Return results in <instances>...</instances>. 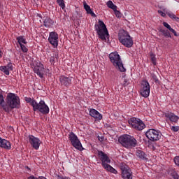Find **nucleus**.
Listing matches in <instances>:
<instances>
[{"label": "nucleus", "instance_id": "c85d7f7f", "mask_svg": "<svg viewBox=\"0 0 179 179\" xmlns=\"http://www.w3.org/2000/svg\"><path fill=\"white\" fill-rule=\"evenodd\" d=\"M159 31L160 33H162L164 37H169L170 38H171V34H170V31H169V30L160 29Z\"/></svg>", "mask_w": 179, "mask_h": 179}, {"label": "nucleus", "instance_id": "9b49d317", "mask_svg": "<svg viewBox=\"0 0 179 179\" xmlns=\"http://www.w3.org/2000/svg\"><path fill=\"white\" fill-rule=\"evenodd\" d=\"M99 159L101 162V166L105 169L110 163H111V159L108 157L107 154L104 153L103 151H98Z\"/></svg>", "mask_w": 179, "mask_h": 179}, {"label": "nucleus", "instance_id": "1a4fd4ad", "mask_svg": "<svg viewBox=\"0 0 179 179\" xmlns=\"http://www.w3.org/2000/svg\"><path fill=\"white\" fill-rule=\"evenodd\" d=\"M140 94L142 97L148 99L150 96V84L147 80H143L141 83Z\"/></svg>", "mask_w": 179, "mask_h": 179}, {"label": "nucleus", "instance_id": "7c9ffc66", "mask_svg": "<svg viewBox=\"0 0 179 179\" xmlns=\"http://www.w3.org/2000/svg\"><path fill=\"white\" fill-rule=\"evenodd\" d=\"M150 57L151 58V62H152L153 65H156V55H155L153 52H150Z\"/></svg>", "mask_w": 179, "mask_h": 179}, {"label": "nucleus", "instance_id": "2f4dec72", "mask_svg": "<svg viewBox=\"0 0 179 179\" xmlns=\"http://www.w3.org/2000/svg\"><path fill=\"white\" fill-rule=\"evenodd\" d=\"M57 3L62 9H65V1L64 0H57Z\"/></svg>", "mask_w": 179, "mask_h": 179}, {"label": "nucleus", "instance_id": "dca6fc26", "mask_svg": "<svg viewBox=\"0 0 179 179\" xmlns=\"http://www.w3.org/2000/svg\"><path fill=\"white\" fill-rule=\"evenodd\" d=\"M59 82L61 86H66V87H69V86L72 85V77L61 76L59 77Z\"/></svg>", "mask_w": 179, "mask_h": 179}, {"label": "nucleus", "instance_id": "7ed1b4c3", "mask_svg": "<svg viewBox=\"0 0 179 179\" xmlns=\"http://www.w3.org/2000/svg\"><path fill=\"white\" fill-rule=\"evenodd\" d=\"M109 59L113 66H115L116 69H118L120 72H125L127 69L124 67L122 60L117 52H113L109 54Z\"/></svg>", "mask_w": 179, "mask_h": 179}, {"label": "nucleus", "instance_id": "f03ea898", "mask_svg": "<svg viewBox=\"0 0 179 179\" xmlns=\"http://www.w3.org/2000/svg\"><path fill=\"white\" fill-rule=\"evenodd\" d=\"M94 29L96 31V34L99 38H100L103 41H107V38L110 37V34H108V29H107L106 24H104L103 21L99 20L98 22V24H95Z\"/></svg>", "mask_w": 179, "mask_h": 179}, {"label": "nucleus", "instance_id": "de8ad7c7", "mask_svg": "<svg viewBox=\"0 0 179 179\" xmlns=\"http://www.w3.org/2000/svg\"><path fill=\"white\" fill-rule=\"evenodd\" d=\"M27 179H38V178L35 177L34 176L32 175V176L28 177Z\"/></svg>", "mask_w": 179, "mask_h": 179}, {"label": "nucleus", "instance_id": "4468645a", "mask_svg": "<svg viewBox=\"0 0 179 179\" xmlns=\"http://www.w3.org/2000/svg\"><path fill=\"white\" fill-rule=\"evenodd\" d=\"M58 34L55 31L50 32L48 41L49 43L54 47V48H57L58 47Z\"/></svg>", "mask_w": 179, "mask_h": 179}, {"label": "nucleus", "instance_id": "6e6552de", "mask_svg": "<svg viewBox=\"0 0 179 179\" xmlns=\"http://www.w3.org/2000/svg\"><path fill=\"white\" fill-rule=\"evenodd\" d=\"M69 139L73 148L75 149H77V150H80V152H82L83 150V147L82 146V143H80V141L78 138V136L75 134L73 132H70L69 135Z\"/></svg>", "mask_w": 179, "mask_h": 179}, {"label": "nucleus", "instance_id": "58836bf2", "mask_svg": "<svg viewBox=\"0 0 179 179\" xmlns=\"http://www.w3.org/2000/svg\"><path fill=\"white\" fill-rule=\"evenodd\" d=\"M173 161H174L175 164H176V166H178V167H179V156L175 157L173 159Z\"/></svg>", "mask_w": 179, "mask_h": 179}, {"label": "nucleus", "instance_id": "cd10ccee", "mask_svg": "<svg viewBox=\"0 0 179 179\" xmlns=\"http://www.w3.org/2000/svg\"><path fill=\"white\" fill-rule=\"evenodd\" d=\"M108 8H110V9H112L113 10H115V9H117V6L113 3L112 1H108L106 3Z\"/></svg>", "mask_w": 179, "mask_h": 179}, {"label": "nucleus", "instance_id": "603ef678", "mask_svg": "<svg viewBox=\"0 0 179 179\" xmlns=\"http://www.w3.org/2000/svg\"><path fill=\"white\" fill-rule=\"evenodd\" d=\"M98 139H99V141H103V137L98 136Z\"/></svg>", "mask_w": 179, "mask_h": 179}, {"label": "nucleus", "instance_id": "b1692460", "mask_svg": "<svg viewBox=\"0 0 179 179\" xmlns=\"http://www.w3.org/2000/svg\"><path fill=\"white\" fill-rule=\"evenodd\" d=\"M24 100L27 103H29L33 108H34V106H36L37 101L34 99H31L30 97L25 96Z\"/></svg>", "mask_w": 179, "mask_h": 179}, {"label": "nucleus", "instance_id": "0eeeda50", "mask_svg": "<svg viewBox=\"0 0 179 179\" xmlns=\"http://www.w3.org/2000/svg\"><path fill=\"white\" fill-rule=\"evenodd\" d=\"M33 110L34 112L38 111V113H41V114H43V115L50 114V108L45 104V101L43 100H41L39 103L36 102Z\"/></svg>", "mask_w": 179, "mask_h": 179}, {"label": "nucleus", "instance_id": "3c124183", "mask_svg": "<svg viewBox=\"0 0 179 179\" xmlns=\"http://www.w3.org/2000/svg\"><path fill=\"white\" fill-rule=\"evenodd\" d=\"M38 179H47V178L44 176H40L38 177Z\"/></svg>", "mask_w": 179, "mask_h": 179}, {"label": "nucleus", "instance_id": "c9c22d12", "mask_svg": "<svg viewBox=\"0 0 179 179\" xmlns=\"http://www.w3.org/2000/svg\"><path fill=\"white\" fill-rule=\"evenodd\" d=\"M20 47L21 48V50L22 51V52L26 53L29 51V49L26 47V45H20Z\"/></svg>", "mask_w": 179, "mask_h": 179}, {"label": "nucleus", "instance_id": "a211bd4d", "mask_svg": "<svg viewBox=\"0 0 179 179\" xmlns=\"http://www.w3.org/2000/svg\"><path fill=\"white\" fill-rule=\"evenodd\" d=\"M0 148L6 149V150H10V149H12V144L8 140L0 137Z\"/></svg>", "mask_w": 179, "mask_h": 179}, {"label": "nucleus", "instance_id": "09e8293b", "mask_svg": "<svg viewBox=\"0 0 179 179\" xmlns=\"http://www.w3.org/2000/svg\"><path fill=\"white\" fill-rule=\"evenodd\" d=\"M59 179H70V178H69V177L60 176V177H59Z\"/></svg>", "mask_w": 179, "mask_h": 179}, {"label": "nucleus", "instance_id": "37998d69", "mask_svg": "<svg viewBox=\"0 0 179 179\" xmlns=\"http://www.w3.org/2000/svg\"><path fill=\"white\" fill-rule=\"evenodd\" d=\"M50 64H55V56H51L50 59Z\"/></svg>", "mask_w": 179, "mask_h": 179}, {"label": "nucleus", "instance_id": "c756f323", "mask_svg": "<svg viewBox=\"0 0 179 179\" xmlns=\"http://www.w3.org/2000/svg\"><path fill=\"white\" fill-rule=\"evenodd\" d=\"M0 71H1V72H3L5 75L8 76L10 74L9 70L8 69V67H6V66H0Z\"/></svg>", "mask_w": 179, "mask_h": 179}, {"label": "nucleus", "instance_id": "4be33fe9", "mask_svg": "<svg viewBox=\"0 0 179 179\" xmlns=\"http://www.w3.org/2000/svg\"><path fill=\"white\" fill-rule=\"evenodd\" d=\"M136 156L140 159V160H143L144 162L148 160V155L141 150H137L136 151Z\"/></svg>", "mask_w": 179, "mask_h": 179}, {"label": "nucleus", "instance_id": "f3484780", "mask_svg": "<svg viewBox=\"0 0 179 179\" xmlns=\"http://www.w3.org/2000/svg\"><path fill=\"white\" fill-rule=\"evenodd\" d=\"M136 145H138V141L136 139L134 138V136L129 135L126 149H132V148L136 147Z\"/></svg>", "mask_w": 179, "mask_h": 179}, {"label": "nucleus", "instance_id": "a878e982", "mask_svg": "<svg viewBox=\"0 0 179 179\" xmlns=\"http://www.w3.org/2000/svg\"><path fill=\"white\" fill-rule=\"evenodd\" d=\"M166 13L169 17H170V19H172V20H175V22H179V17H176V15L173 13V12L166 11Z\"/></svg>", "mask_w": 179, "mask_h": 179}, {"label": "nucleus", "instance_id": "393cba45", "mask_svg": "<svg viewBox=\"0 0 179 179\" xmlns=\"http://www.w3.org/2000/svg\"><path fill=\"white\" fill-rule=\"evenodd\" d=\"M17 43L19 45H22V44H27V41H26V38L23 36H20L16 38Z\"/></svg>", "mask_w": 179, "mask_h": 179}, {"label": "nucleus", "instance_id": "49530a36", "mask_svg": "<svg viewBox=\"0 0 179 179\" xmlns=\"http://www.w3.org/2000/svg\"><path fill=\"white\" fill-rule=\"evenodd\" d=\"M152 79L155 80V82H157L159 79L157 78V76L155 74L152 75Z\"/></svg>", "mask_w": 179, "mask_h": 179}, {"label": "nucleus", "instance_id": "79ce46f5", "mask_svg": "<svg viewBox=\"0 0 179 179\" xmlns=\"http://www.w3.org/2000/svg\"><path fill=\"white\" fill-rule=\"evenodd\" d=\"M169 31H171V33H173V34H174L176 37H178V34H177V31H176V30H174L173 28H171L169 29Z\"/></svg>", "mask_w": 179, "mask_h": 179}, {"label": "nucleus", "instance_id": "f704fd0d", "mask_svg": "<svg viewBox=\"0 0 179 179\" xmlns=\"http://www.w3.org/2000/svg\"><path fill=\"white\" fill-rule=\"evenodd\" d=\"M123 86L125 87L126 86H128L129 85V79L125 78V76L123 77Z\"/></svg>", "mask_w": 179, "mask_h": 179}, {"label": "nucleus", "instance_id": "a18cd8bd", "mask_svg": "<svg viewBox=\"0 0 179 179\" xmlns=\"http://www.w3.org/2000/svg\"><path fill=\"white\" fill-rule=\"evenodd\" d=\"M158 13H159V15H161V16H162V17H166V13H163V11L159 10Z\"/></svg>", "mask_w": 179, "mask_h": 179}, {"label": "nucleus", "instance_id": "c03bdc74", "mask_svg": "<svg viewBox=\"0 0 179 179\" xmlns=\"http://www.w3.org/2000/svg\"><path fill=\"white\" fill-rule=\"evenodd\" d=\"M163 25L164 26V27L168 29V30H169L171 28V26H170V24H169V23L167 22H163Z\"/></svg>", "mask_w": 179, "mask_h": 179}, {"label": "nucleus", "instance_id": "4c0bfd02", "mask_svg": "<svg viewBox=\"0 0 179 179\" xmlns=\"http://www.w3.org/2000/svg\"><path fill=\"white\" fill-rule=\"evenodd\" d=\"M3 103H5V99H3V95L0 92V106H3Z\"/></svg>", "mask_w": 179, "mask_h": 179}, {"label": "nucleus", "instance_id": "bb28decb", "mask_svg": "<svg viewBox=\"0 0 179 179\" xmlns=\"http://www.w3.org/2000/svg\"><path fill=\"white\" fill-rule=\"evenodd\" d=\"M105 170L106 171H109L110 173H113V174H117L118 171L115 170V169L113 168L110 164L107 165L106 166L104 167Z\"/></svg>", "mask_w": 179, "mask_h": 179}, {"label": "nucleus", "instance_id": "e433bc0d", "mask_svg": "<svg viewBox=\"0 0 179 179\" xmlns=\"http://www.w3.org/2000/svg\"><path fill=\"white\" fill-rule=\"evenodd\" d=\"M171 130L172 132H178L179 126H172L171 127Z\"/></svg>", "mask_w": 179, "mask_h": 179}, {"label": "nucleus", "instance_id": "423d86ee", "mask_svg": "<svg viewBox=\"0 0 179 179\" xmlns=\"http://www.w3.org/2000/svg\"><path fill=\"white\" fill-rule=\"evenodd\" d=\"M145 136L151 142H157V141L162 139V132L155 129H148L145 133Z\"/></svg>", "mask_w": 179, "mask_h": 179}, {"label": "nucleus", "instance_id": "5701e85b", "mask_svg": "<svg viewBox=\"0 0 179 179\" xmlns=\"http://www.w3.org/2000/svg\"><path fill=\"white\" fill-rule=\"evenodd\" d=\"M84 9L86 10L87 13L88 15H91L92 17H96V14L93 10H92V8H90V6L87 5V3H84Z\"/></svg>", "mask_w": 179, "mask_h": 179}, {"label": "nucleus", "instance_id": "f257e3e1", "mask_svg": "<svg viewBox=\"0 0 179 179\" xmlns=\"http://www.w3.org/2000/svg\"><path fill=\"white\" fill-rule=\"evenodd\" d=\"M5 113H10L13 108L20 107V98L16 94L8 93L6 99V104L1 105Z\"/></svg>", "mask_w": 179, "mask_h": 179}, {"label": "nucleus", "instance_id": "a19ab883", "mask_svg": "<svg viewBox=\"0 0 179 179\" xmlns=\"http://www.w3.org/2000/svg\"><path fill=\"white\" fill-rule=\"evenodd\" d=\"M169 31H171V33H173V34H174L176 37H178V34H177V31H176V30H174L173 28H171L169 29Z\"/></svg>", "mask_w": 179, "mask_h": 179}, {"label": "nucleus", "instance_id": "6ab92c4d", "mask_svg": "<svg viewBox=\"0 0 179 179\" xmlns=\"http://www.w3.org/2000/svg\"><path fill=\"white\" fill-rule=\"evenodd\" d=\"M43 21V26L47 29H50V27H52V26H54V20L51 19L50 17H44Z\"/></svg>", "mask_w": 179, "mask_h": 179}, {"label": "nucleus", "instance_id": "39448f33", "mask_svg": "<svg viewBox=\"0 0 179 179\" xmlns=\"http://www.w3.org/2000/svg\"><path fill=\"white\" fill-rule=\"evenodd\" d=\"M128 124L130 125L131 128L136 129V131H143L146 128V125L141 119L138 117H131L129 119Z\"/></svg>", "mask_w": 179, "mask_h": 179}, {"label": "nucleus", "instance_id": "f8f14e48", "mask_svg": "<svg viewBox=\"0 0 179 179\" xmlns=\"http://www.w3.org/2000/svg\"><path fill=\"white\" fill-rule=\"evenodd\" d=\"M28 141L35 150H38L40 149V145H41V141L40 138L35 137L33 135H29L28 136Z\"/></svg>", "mask_w": 179, "mask_h": 179}, {"label": "nucleus", "instance_id": "ea45409f", "mask_svg": "<svg viewBox=\"0 0 179 179\" xmlns=\"http://www.w3.org/2000/svg\"><path fill=\"white\" fill-rule=\"evenodd\" d=\"M6 66L7 67V69L8 70V71H13V66L12 65V63H8Z\"/></svg>", "mask_w": 179, "mask_h": 179}, {"label": "nucleus", "instance_id": "aec40b11", "mask_svg": "<svg viewBox=\"0 0 179 179\" xmlns=\"http://www.w3.org/2000/svg\"><path fill=\"white\" fill-rule=\"evenodd\" d=\"M90 115L94 118L95 120H102L103 115L100 114L99 111H97L96 109H90Z\"/></svg>", "mask_w": 179, "mask_h": 179}, {"label": "nucleus", "instance_id": "412c9836", "mask_svg": "<svg viewBox=\"0 0 179 179\" xmlns=\"http://www.w3.org/2000/svg\"><path fill=\"white\" fill-rule=\"evenodd\" d=\"M129 137V135L124 134L119 138L118 142L122 145V146H123V148H127V143H128Z\"/></svg>", "mask_w": 179, "mask_h": 179}, {"label": "nucleus", "instance_id": "20e7f679", "mask_svg": "<svg viewBox=\"0 0 179 179\" xmlns=\"http://www.w3.org/2000/svg\"><path fill=\"white\" fill-rule=\"evenodd\" d=\"M118 38L120 43L127 48H131L134 45V40L129 35L128 31L125 30L120 31L118 34Z\"/></svg>", "mask_w": 179, "mask_h": 179}, {"label": "nucleus", "instance_id": "2eb2a0df", "mask_svg": "<svg viewBox=\"0 0 179 179\" xmlns=\"http://www.w3.org/2000/svg\"><path fill=\"white\" fill-rule=\"evenodd\" d=\"M34 73H36L41 79H43L44 78V65L41 63H38L34 67Z\"/></svg>", "mask_w": 179, "mask_h": 179}, {"label": "nucleus", "instance_id": "8fccbe9b", "mask_svg": "<svg viewBox=\"0 0 179 179\" xmlns=\"http://www.w3.org/2000/svg\"><path fill=\"white\" fill-rule=\"evenodd\" d=\"M3 55V52H2V50L0 48V58H2Z\"/></svg>", "mask_w": 179, "mask_h": 179}, {"label": "nucleus", "instance_id": "72a5a7b5", "mask_svg": "<svg viewBox=\"0 0 179 179\" xmlns=\"http://www.w3.org/2000/svg\"><path fill=\"white\" fill-rule=\"evenodd\" d=\"M171 176L173 179H178L179 178V176L178 173H177V172H176V171H173L171 172Z\"/></svg>", "mask_w": 179, "mask_h": 179}, {"label": "nucleus", "instance_id": "473e14b6", "mask_svg": "<svg viewBox=\"0 0 179 179\" xmlns=\"http://www.w3.org/2000/svg\"><path fill=\"white\" fill-rule=\"evenodd\" d=\"M113 11H114V13H115L116 17H117L118 19H120V17H122V13H121V12H120V10L115 9Z\"/></svg>", "mask_w": 179, "mask_h": 179}, {"label": "nucleus", "instance_id": "9d476101", "mask_svg": "<svg viewBox=\"0 0 179 179\" xmlns=\"http://www.w3.org/2000/svg\"><path fill=\"white\" fill-rule=\"evenodd\" d=\"M120 170L122 171V178L123 179H132V171L128 165L122 164L120 165Z\"/></svg>", "mask_w": 179, "mask_h": 179}, {"label": "nucleus", "instance_id": "ddd939ff", "mask_svg": "<svg viewBox=\"0 0 179 179\" xmlns=\"http://www.w3.org/2000/svg\"><path fill=\"white\" fill-rule=\"evenodd\" d=\"M166 122H171L172 124H177L178 122L179 117L174 114L173 112H166L164 113Z\"/></svg>", "mask_w": 179, "mask_h": 179}]
</instances>
